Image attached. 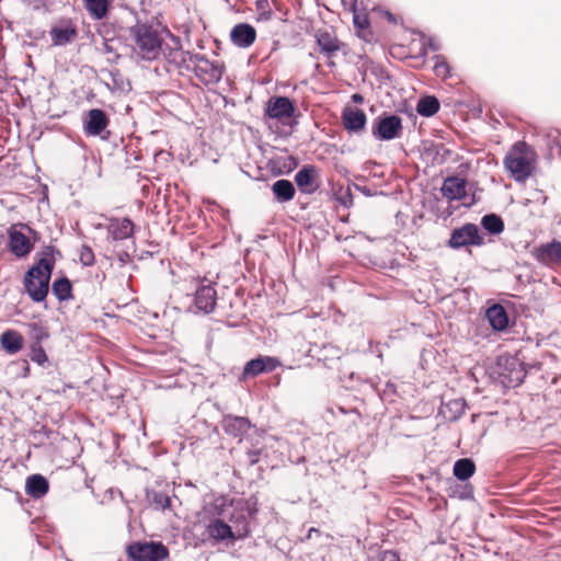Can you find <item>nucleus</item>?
<instances>
[{"mask_svg": "<svg viewBox=\"0 0 561 561\" xmlns=\"http://www.w3.org/2000/svg\"><path fill=\"white\" fill-rule=\"evenodd\" d=\"M130 34L134 41L133 50L137 57L144 60H158L163 56L168 62L175 66H180L185 60L179 42L175 41V47L164 45L161 33L151 25H136L131 28Z\"/></svg>", "mask_w": 561, "mask_h": 561, "instance_id": "nucleus-1", "label": "nucleus"}, {"mask_svg": "<svg viewBox=\"0 0 561 561\" xmlns=\"http://www.w3.org/2000/svg\"><path fill=\"white\" fill-rule=\"evenodd\" d=\"M56 253L59 254V251L55 247H44L37 253L36 263L28 268L23 277L24 290L34 302H42L47 298Z\"/></svg>", "mask_w": 561, "mask_h": 561, "instance_id": "nucleus-2", "label": "nucleus"}, {"mask_svg": "<svg viewBox=\"0 0 561 561\" xmlns=\"http://www.w3.org/2000/svg\"><path fill=\"white\" fill-rule=\"evenodd\" d=\"M503 164L516 182L524 183L536 169L537 153L527 142L517 141L508 149Z\"/></svg>", "mask_w": 561, "mask_h": 561, "instance_id": "nucleus-3", "label": "nucleus"}, {"mask_svg": "<svg viewBox=\"0 0 561 561\" xmlns=\"http://www.w3.org/2000/svg\"><path fill=\"white\" fill-rule=\"evenodd\" d=\"M126 561H165L170 552L161 541L137 540L125 548Z\"/></svg>", "mask_w": 561, "mask_h": 561, "instance_id": "nucleus-4", "label": "nucleus"}, {"mask_svg": "<svg viewBox=\"0 0 561 561\" xmlns=\"http://www.w3.org/2000/svg\"><path fill=\"white\" fill-rule=\"evenodd\" d=\"M230 506L233 508V512L229 516V522L236 527L234 534L237 538H244L250 533L248 517L254 516L259 511L257 500L255 496L231 499Z\"/></svg>", "mask_w": 561, "mask_h": 561, "instance_id": "nucleus-5", "label": "nucleus"}, {"mask_svg": "<svg viewBox=\"0 0 561 561\" xmlns=\"http://www.w3.org/2000/svg\"><path fill=\"white\" fill-rule=\"evenodd\" d=\"M314 38L319 53L327 58L329 66H335L333 58L339 53L347 54L346 44L339 39L335 31L332 28H318L314 33Z\"/></svg>", "mask_w": 561, "mask_h": 561, "instance_id": "nucleus-6", "label": "nucleus"}, {"mask_svg": "<svg viewBox=\"0 0 561 561\" xmlns=\"http://www.w3.org/2000/svg\"><path fill=\"white\" fill-rule=\"evenodd\" d=\"M296 107H265L264 121L270 129L280 134H288L296 119Z\"/></svg>", "mask_w": 561, "mask_h": 561, "instance_id": "nucleus-7", "label": "nucleus"}, {"mask_svg": "<svg viewBox=\"0 0 561 561\" xmlns=\"http://www.w3.org/2000/svg\"><path fill=\"white\" fill-rule=\"evenodd\" d=\"M196 77L205 84L217 83L225 70V65L217 59H209L204 55H195L191 58Z\"/></svg>", "mask_w": 561, "mask_h": 561, "instance_id": "nucleus-8", "label": "nucleus"}, {"mask_svg": "<svg viewBox=\"0 0 561 561\" xmlns=\"http://www.w3.org/2000/svg\"><path fill=\"white\" fill-rule=\"evenodd\" d=\"M484 243V237L479 227L471 222L454 229L448 240V247L456 250L465 247H481Z\"/></svg>", "mask_w": 561, "mask_h": 561, "instance_id": "nucleus-9", "label": "nucleus"}, {"mask_svg": "<svg viewBox=\"0 0 561 561\" xmlns=\"http://www.w3.org/2000/svg\"><path fill=\"white\" fill-rule=\"evenodd\" d=\"M19 226L32 232L34 234V241H36L37 233L31 227L24 224H19ZM16 227L18 225H13L8 229V249L14 256L22 259L26 257L32 252L34 243L27 236L19 231Z\"/></svg>", "mask_w": 561, "mask_h": 561, "instance_id": "nucleus-10", "label": "nucleus"}, {"mask_svg": "<svg viewBox=\"0 0 561 561\" xmlns=\"http://www.w3.org/2000/svg\"><path fill=\"white\" fill-rule=\"evenodd\" d=\"M108 125L110 117L107 113L99 107H92L84 115L83 131L89 137L100 136L102 139H107L111 135L107 130Z\"/></svg>", "mask_w": 561, "mask_h": 561, "instance_id": "nucleus-11", "label": "nucleus"}, {"mask_svg": "<svg viewBox=\"0 0 561 561\" xmlns=\"http://www.w3.org/2000/svg\"><path fill=\"white\" fill-rule=\"evenodd\" d=\"M402 119L397 115L382 114L373 123V135L379 140H392L401 137Z\"/></svg>", "mask_w": 561, "mask_h": 561, "instance_id": "nucleus-12", "label": "nucleus"}, {"mask_svg": "<svg viewBox=\"0 0 561 561\" xmlns=\"http://www.w3.org/2000/svg\"><path fill=\"white\" fill-rule=\"evenodd\" d=\"M49 36L54 46H66L78 37V28L71 19H60L50 27Z\"/></svg>", "mask_w": 561, "mask_h": 561, "instance_id": "nucleus-13", "label": "nucleus"}, {"mask_svg": "<svg viewBox=\"0 0 561 561\" xmlns=\"http://www.w3.org/2000/svg\"><path fill=\"white\" fill-rule=\"evenodd\" d=\"M295 182L302 194L311 195L320 187L319 171L316 165L306 164L295 175Z\"/></svg>", "mask_w": 561, "mask_h": 561, "instance_id": "nucleus-14", "label": "nucleus"}, {"mask_svg": "<svg viewBox=\"0 0 561 561\" xmlns=\"http://www.w3.org/2000/svg\"><path fill=\"white\" fill-rule=\"evenodd\" d=\"M533 256L545 265H561V242L553 240L534 248Z\"/></svg>", "mask_w": 561, "mask_h": 561, "instance_id": "nucleus-15", "label": "nucleus"}, {"mask_svg": "<svg viewBox=\"0 0 561 561\" xmlns=\"http://www.w3.org/2000/svg\"><path fill=\"white\" fill-rule=\"evenodd\" d=\"M280 365L279 360L271 356H259L249 360L242 371L244 378L255 377L263 373L275 370Z\"/></svg>", "mask_w": 561, "mask_h": 561, "instance_id": "nucleus-16", "label": "nucleus"}, {"mask_svg": "<svg viewBox=\"0 0 561 561\" xmlns=\"http://www.w3.org/2000/svg\"><path fill=\"white\" fill-rule=\"evenodd\" d=\"M195 306L199 311L210 313L217 304V291L213 285L198 284L195 291Z\"/></svg>", "mask_w": 561, "mask_h": 561, "instance_id": "nucleus-17", "label": "nucleus"}, {"mask_svg": "<svg viewBox=\"0 0 561 561\" xmlns=\"http://www.w3.org/2000/svg\"><path fill=\"white\" fill-rule=\"evenodd\" d=\"M255 39L256 30L248 23H239L230 32V41L239 48L250 47Z\"/></svg>", "mask_w": 561, "mask_h": 561, "instance_id": "nucleus-18", "label": "nucleus"}, {"mask_svg": "<svg viewBox=\"0 0 561 561\" xmlns=\"http://www.w3.org/2000/svg\"><path fill=\"white\" fill-rule=\"evenodd\" d=\"M467 181L459 176H448L440 188L442 194L448 201H460L467 195Z\"/></svg>", "mask_w": 561, "mask_h": 561, "instance_id": "nucleus-19", "label": "nucleus"}, {"mask_svg": "<svg viewBox=\"0 0 561 561\" xmlns=\"http://www.w3.org/2000/svg\"><path fill=\"white\" fill-rule=\"evenodd\" d=\"M135 225L129 218H112L107 226L108 234L115 241L128 239L134 236Z\"/></svg>", "mask_w": 561, "mask_h": 561, "instance_id": "nucleus-20", "label": "nucleus"}, {"mask_svg": "<svg viewBox=\"0 0 561 561\" xmlns=\"http://www.w3.org/2000/svg\"><path fill=\"white\" fill-rule=\"evenodd\" d=\"M24 347V337L21 332L7 329L0 335V348L7 354L14 355Z\"/></svg>", "mask_w": 561, "mask_h": 561, "instance_id": "nucleus-21", "label": "nucleus"}, {"mask_svg": "<svg viewBox=\"0 0 561 561\" xmlns=\"http://www.w3.org/2000/svg\"><path fill=\"white\" fill-rule=\"evenodd\" d=\"M342 122L345 129L350 131H359L366 124V114L358 107H344Z\"/></svg>", "mask_w": 561, "mask_h": 561, "instance_id": "nucleus-22", "label": "nucleus"}, {"mask_svg": "<svg viewBox=\"0 0 561 561\" xmlns=\"http://www.w3.org/2000/svg\"><path fill=\"white\" fill-rule=\"evenodd\" d=\"M82 2L89 16L95 21L107 18L112 8V0H82Z\"/></svg>", "mask_w": 561, "mask_h": 561, "instance_id": "nucleus-23", "label": "nucleus"}, {"mask_svg": "<svg viewBox=\"0 0 561 561\" xmlns=\"http://www.w3.org/2000/svg\"><path fill=\"white\" fill-rule=\"evenodd\" d=\"M251 428V422L243 416H226L224 419V430L226 434L238 437L248 433Z\"/></svg>", "mask_w": 561, "mask_h": 561, "instance_id": "nucleus-24", "label": "nucleus"}, {"mask_svg": "<svg viewBox=\"0 0 561 561\" xmlns=\"http://www.w3.org/2000/svg\"><path fill=\"white\" fill-rule=\"evenodd\" d=\"M206 531L210 538L216 540L238 539L230 525L217 518L209 523Z\"/></svg>", "mask_w": 561, "mask_h": 561, "instance_id": "nucleus-25", "label": "nucleus"}, {"mask_svg": "<svg viewBox=\"0 0 561 561\" xmlns=\"http://www.w3.org/2000/svg\"><path fill=\"white\" fill-rule=\"evenodd\" d=\"M486 318L491 327L496 331H502L508 325V316L501 305H493L486 310Z\"/></svg>", "mask_w": 561, "mask_h": 561, "instance_id": "nucleus-26", "label": "nucleus"}, {"mask_svg": "<svg viewBox=\"0 0 561 561\" xmlns=\"http://www.w3.org/2000/svg\"><path fill=\"white\" fill-rule=\"evenodd\" d=\"M26 493L33 497H42L49 490L47 479L41 474H32L26 479Z\"/></svg>", "mask_w": 561, "mask_h": 561, "instance_id": "nucleus-27", "label": "nucleus"}, {"mask_svg": "<svg viewBox=\"0 0 561 561\" xmlns=\"http://www.w3.org/2000/svg\"><path fill=\"white\" fill-rule=\"evenodd\" d=\"M272 192L279 203H286L295 197L296 190L289 180H278L272 185Z\"/></svg>", "mask_w": 561, "mask_h": 561, "instance_id": "nucleus-28", "label": "nucleus"}, {"mask_svg": "<svg viewBox=\"0 0 561 561\" xmlns=\"http://www.w3.org/2000/svg\"><path fill=\"white\" fill-rule=\"evenodd\" d=\"M454 476L461 481L471 478L476 472V463L470 458L458 459L453 469Z\"/></svg>", "mask_w": 561, "mask_h": 561, "instance_id": "nucleus-29", "label": "nucleus"}, {"mask_svg": "<svg viewBox=\"0 0 561 561\" xmlns=\"http://www.w3.org/2000/svg\"><path fill=\"white\" fill-rule=\"evenodd\" d=\"M53 294L58 300L65 301L71 299L72 296V284L67 277L55 279L51 285Z\"/></svg>", "mask_w": 561, "mask_h": 561, "instance_id": "nucleus-30", "label": "nucleus"}, {"mask_svg": "<svg viewBox=\"0 0 561 561\" xmlns=\"http://www.w3.org/2000/svg\"><path fill=\"white\" fill-rule=\"evenodd\" d=\"M482 227L492 234H500L504 231V221L496 214H488L481 219Z\"/></svg>", "mask_w": 561, "mask_h": 561, "instance_id": "nucleus-31", "label": "nucleus"}, {"mask_svg": "<svg viewBox=\"0 0 561 561\" xmlns=\"http://www.w3.org/2000/svg\"><path fill=\"white\" fill-rule=\"evenodd\" d=\"M231 499L226 495L216 496L209 504L205 506V511L211 516H222L230 506Z\"/></svg>", "mask_w": 561, "mask_h": 561, "instance_id": "nucleus-32", "label": "nucleus"}, {"mask_svg": "<svg viewBox=\"0 0 561 561\" xmlns=\"http://www.w3.org/2000/svg\"><path fill=\"white\" fill-rule=\"evenodd\" d=\"M31 344H42V342L49 337L47 329L38 322L27 324Z\"/></svg>", "mask_w": 561, "mask_h": 561, "instance_id": "nucleus-33", "label": "nucleus"}, {"mask_svg": "<svg viewBox=\"0 0 561 561\" xmlns=\"http://www.w3.org/2000/svg\"><path fill=\"white\" fill-rule=\"evenodd\" d=\"M434 72L437 77L446 79L450 77V66L442 55L434 56Z\"/></svg>", "mask_w": 561, "mask_h": 561, "instance_id": "nucleus-34", "label": "nucleus"}, {"mask_svg": "<svg viewBox=\"0 0 561 561\" xmlns=\"http://www.w3.org/2000/svg\"><path fill=\"white\" fill-rule=\"evenodd\" d=\"M30 351L31 359L39 366H44L48 362V356L42 344H31Z\"/></svg>", "mask_w": 561, "mask_h": 561, "instance_id": "nucleus-35", "label": "nucleus"}, {"mask_svg": "<svg viewBox=\"0 0 561 561\" xmlns=\"http://www.w3.org/2000/svg\"><path fill=\"white\" fill-rule=\"evenodd\" d=\"M350 10L353 12V23L355 30L369 26L368 15L365 12L357 11L355 2L351 4Z\"/></svg>", "mask_w": 561, "mask_h": 561, "instance_id": "nucleus-36", "label": "nucleus"}, {"mask_svg": "<svg viewBox=\"0 0 561 561\" xmlns=\"http://www.w3.org/2000/svg\"><path fill=\"white\" fill-rule=\"evenodd\" d=\"M79 261L83 266H92L95 263V255L91 247L82 244L79 249Z\"/></svg>", "mask_w": 561, "mask_h": 561, "instance_id": "nucleus-37", "label": "nucleus"}, {"mask_svg": "<svg viewBox=\"0 0 561 561\" xmlns=\"http://www.w3.org/2000/svg\"><path fill=\"white\" fill-rule=\"evenodd\" d=\"M276 163L282 168L279 172L286 170L287 172L293 171L298 165V160L294 156H287L285 158H278L275 160Z\"/></svg>", "mask_w": 561, "mask_h": 561, "instance_id": "nucleus-38", "label": "nucleus"}, {"mask_svg": "<svg viewBox=\"0 0 561 561\" xmlns=\"http://www.w3.org/2000/svg\"><path fill=\"white\" fill-rule=\"evenodd\" d=\"M153 503H154L158 507H160V508H162V510H165V508L170 507V505H171V500H170V497H169L167 494H164V493H154V495H153Z\"/></svg>", "mask_w": 561, "mask_h": 561, "instance_id": "nucleus-39", "label": "nucleus"}, {"mask_svg": "<svg viewBox=\"0 0 561 561\" xmlns=\"http://www.w3.org/2000/svg\"><path fill=\"white\" fill-rule=\"evenodd\" d=\"M356 34L366 43H373L375 41V36L369 26L356 30Z\"/></svg>", "mask_w": 561, "mask_h": 561, "instance_id": "nucleus-40", "label": "nucleus"}, {"mask_svg": "<svg viewBox=\"0 0 561 561\" xmlns=\"http://www.w3.org/2000/svg\"><path fill=\"white\" fill-rule=\"evenodd\" d=\"M416 105H439V101L434 95H425L416 100Z\"/></svg>", "mask_w": 561, "mask_h": 561, "instance_id": "nucleus-41", "label": "nucleus"}, {"mask_svg": "<svg viewBox=\"0 0 561 561\" xmlns=\"http://www.w3.org/2000/svg\"><path fill=\"white\" fill-rule=\"evenodd\" d=\"M266 105H293L291 101L286 96H279V98H271Z\"/></svg>", "mask_w": 561, "mask_h": 561, "instance_id": "nucleus-42", "label": "nucleus"}, {"mask_svg": "<svg viewBox=\"0 0 561 561\" xmlns=\"http://www.w3.org/2000/svg\"><path fill=\"white\" fill-rule=\"evenodd\" d=\"M380 561H400L399 556L393 550L382 551L380 554Z\"/></svg>", "mask_w": 561, "mask_h": 561, "instance_id": "nucleus-43", "label": "nucleus"}, {"mask_svg": "<svg viewBox=\"0 0 561 561\" xmlns=\"http://www.w3.org/2000/svg\"><path fill=\"white\" fill-rule=\"evenodd\" d=\"M416 112L424 117L434 116L440 107H415Z\"/></svg>", "mask_w": 561, "mask_h": 561, "instance_id": "nucleus-44", "label": "nucleus"}, {"mask_svg": "<svg viewBox=\"0 0 561 561\" xmlns=\"http://www.w3.org/2000/svg\"><path fill=\"white\" fill-rule=\"evenodd\" d=\"M249 461L251 465H255L260 460L261 451L260 450H250L248 453Z\"/></svg>", "mask_w": 561, "mask_h": 561, "instance_id": "nucleus-45", "label": "nucleus"}, {"mask_svg": "<svg viewBox=\"0 0 561 561\" xmlns=\"http://www.w3.org/2000/svg\"><path fill=\"white\" fill-rule=\"evenodd\" d=\"M22 363V366H23V377L26 378L30 376V373H31V368H30V365H28V362L26 359H22L21 360Z\"/></svg>", "mask_w": 561, "mask_h": 561, "instance_id": "nucleus-46", "label": "nucleus"}, {"mask_svg": "<svg viewBox=\"0 0 561 561\" xmlns=\"http://www.w3.org/2000/svg\"><path fill=\"white\" fill-rule=\"evenodd\" d=\"M278 45H279V42L278 41H274L272 43V47H271L270 53L262 59V61L268 59L271 57L272 53L278 49Z\"/></svg>", "mask_w": 561, "mask_h": 561, "instance_id": "nucleus-47", "label": "nucleus"}, {"mask_svg": "<svg viewBox=\"0 0 561 561\" xmlns=\"http://www.w3.org/2000/svg\"><path fill=\"white\" fill-rule=\"evenodd\" d=\"M352 101L354 103H363L364 102V96L360 94V93H354L352 96H351Z\"/></svg>", "mask_w": 561, "mask_h": 561, "instance_id": "nucleus-48", "label": "nucleus"}, {"mask_svg": "<svg viewBox=\"0 0 561 561\" xmlns=\"http://www.w3.org/2000/svg\"><path fill=\"white\" fill-rule=\"evenodd\" d=\"M383 15L390 23H396V19L390 12H383Z\"/></svg>", "mask_w": 561, "mask_h": 561, "instance_id": "nucleus-49", "label": "nucleus"}, {"mask_svg": "<svg viewBox=\"0 0 561 561\" xmlns=\"http://www.w3.org/2000/svg\"><path fill=\"white\" fill-rule=\"evenodd\" d=\"M393 105H402V106H405V105H409V102L408 100H402V101H399V102H394Z\"/></svg>", "mask_w": 561, "mask_h": 561, "instance_id": "nucleus-50", "label": "nucleus"}, {"mask_svg": "<svg viewBox=\"0 0 561 561\" xmlns=\"http://www.w3.org/2000/svg\"><path fill=\"white\" fill-rule=\"evenodd\" d=\"M314 533H319V530H318V529H316V528H311V529L309 530V535H308V537H310V536H311V534H314Z\"/></svg>", "mask_w": 561, "mask_h": 561, "instance_id": "nucleus-51", "label": "nucleus"}, {"mask_svg": "<svg viewBox=\"0 0 561 561\" xmlns=\"http://www.w3.org/2000/svg\"><path fill=\"white\" fill-rule=\"evenodd\" d=\"M61 114H51L50 116L54 117V116H57V117H60Z\"/></svg>", "mask_w": 561, "mask_h": 561, "instance_id": "nucleus-52", "label": "nucleus"}]
</instances>
